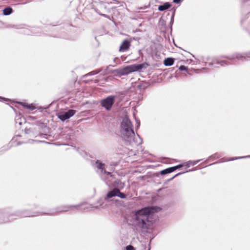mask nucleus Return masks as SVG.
<instances>
[{
  "instance_id": "f257e3e1",
  "label": "nucleus",
  "mask_w": 250,
  "mask_h": 250,
  "mask_svg": "<svg viewBox=\"0 0 250 250\" xmlns=\"http://www.w3.org/2000/svg\"><path fill=\"white\" fill-rule=\"evenodd\" d=\"M160 208L154 207H148L143 208L135 211L136 220L138 221L139 226L143 229H147L148 225L146 222L149 215L152 213L158 211Z\"/></svg>"
},
{
  "instance_id": "f03ea898",
  "label": "nucleus",
  "mask_w": 250,
  "mask_h": 250,
  "mask_svg": "<svg viewBox=\"0 0 250 250\" xmlns=\"http://www.w3.org/2000/svg\"><path fill=\"white\" fill-rule=\"evenodd\" d=\"M148 64L146 63H144L139 64H132L128 65L122 68L116 69L114 72L117 76L126 75L135 71H139L144 67H146Z\"/></svg>"
},
{
  "instance_id": "7ed1b4c3",
  "label": "nucleus",
  "mask_w": 250,
  "mask_h": 250,
  "mask_svg": "<svg viewBox=\"0 0 250 250\" xmlns=\"http://www.w3.org/2000/svg\"><path fill=\"white\" fill-rule=\"evenodd\" d=\"M114 103V97L112 96H108L106 98L101 101V105L105 108L107 110H109L111 108Z\"/></svg>"
},
{
  "instance_id": "20e7f679",
  "label": "nucleus",
  "mask_w": 250,
  "mask_h": 250,
  "mask_svg": "<svg viewBox=\"0 0 250 250\" xmlns=\"http://www.w3.org/2000/svg\"><path fill=\"white\" fill-rule=\"evenodd\" d=\"M79 207V206L78 205H77V206H70V205L63 206L59 208V211H58L57 212L51 213V214L48 213H42V215H55L58 214L59 213H60V212H66L69 210H72L74 208L78 209Z\"/></svg>"
},
{
  "instance_id": "39448f33",
  "label": "nucleus",
  "mask_w": 250,
  "mask_h": 250,
  "mask_svg": "<svg viewBox=\"0 0 250 250\" xmlns=\"http://www.w3.org/2000/svg\"><path fill=\"white\" fill-rule=\"evenodd\" d=\"M75 113L76 110L70 109L66 112L61 113L59 115L58 118L62 121H65L73 116Z\"/></svg>"
},
{
  "instance_id": "423d86ee",
  "label": "nucleus",
  "mask_w": 250,
  "mask_h": 250,
  "mask_svg": "<svg viewBox=\"0 0 250 250\" xmlns=\"http://www.w3.org/2000/svg\"><path fill=\"white\" fill-rule=\"evenodd\" d=\"M121 132L122 135L128 139L134 135V132L132 128H122Z\"/></svg>"
},
{
  "instance_id": "0eeeda50",
  "label": "nucleus",
  "mask_w": 250,
  "mask_h": 250,
  "mask_svg": "<svg viewBox=\"0 0 250 250\" xmlns=\"http://www.w3.org/2000/svg\"><path fill=\"white\" fill-rule=\"evenodd\" d=\"M131 45V42L125 40L122 43L119 48L120 52H125L128 50Z\"/></svg>"
},
{
  "instance_id": "6e6552de",
  "label": "nucleus",
  "mask_w": 250,
  "mask_h": 250,
  "mask_svg": "<svg viewBox=\"0 0 250 250\" xmlns=\"http://www.w3.org/2000/svg\"><path fill=\"white\" fill-rule=\"evenodd\" d=\"M183 166V165H179L175 166V167H169V168L165 169L162 170L161 173L162 174H167V173H169L174 171V170H175L176 169H177L179 168L182 167Z\"/></svg>"
},
{
  "instance_id": "1a4fd4ad",
  "label": "nucleus",
  "mask_w": 250,
  "mask_h": 250,
  "mask_svg": "<svg viewBox=\"0 0 250 250\" xmlns=\"http://www.w3.org/2000/svg\"><path fill=\"white\" fill-rule=\"evenodd\" d=\"M122 128H132V125L128 119H124L121 124Z\"/></svg>"
},
{
  "instance_id": "9d476101",
  "label": "nucleus",
  "mask_w": 250,
  "mask_h": 250,
  "mask_svg": "<svg viewBox=\"0 0 250 250\" xmlns=\"http://www.w3.org/2000/svg\"><path fill=\"white\" fill-rule=\"evenodd\" d=\"M119 192V189L117 188H114L112 190L109 191L107 194V198H111L114 196H117L118 192Z\"/></svg>"
},
{
  "instance_id": "9b49d317",
  "label": "nucleus",
  "mask_w": 250,
  "mask_h": 250,
  "mask_svg": "<svg viewBox=\"0 0 250 250\" xmlns=\"http://www.w3.org/2000/svg\"><path fill=\"white\" fill-rule=\"evenodd\" d=\"M174 63V59L171 58L166 59L164 61V64L166 66H171Z\"/></svg>"
},
{
  "instance_id": "f8f14e48",
  "label": "nucleus",
  "mask_w": 250,
  "mask_h": 250,
  "mask_svg": "<svg viewBox=\"0 0 250 250\" xmlns=\"http://www.w3.org/2000/svg\"><path fill=\"white\" fill-rule=\"evenodd\" d=\"M19 104H20L21 105H22L23 106L26 107V108L32 110L35 109V107L34 105H33V104H28L26 103H22V102H19Z\"/></svg>"
},
{
  "instance_id": "ddd939ff",
  "label": "nucleus",
  "mask_w": 250,
  "mask_h": 250,
  "mask_svg": "<svg viewBox=\"0 0 250 250\" xmlns=\"http://www.w3.org/2000/svg\"><path fill=\"white\" fill-rule=\"evenodd\" d=\"M171 5L168 2L165 3L164 4L159 6L158 10L159 11H164L168 9Z\"/></svg>"
},
{
  "instance_id": "4468645a",
  "label": "nucleus",
  "mask_w": 250,
  "mask_h": 250,
  "mask_svg": "<svg viewBox=\"0 0 250 250\" xmlns=\"http://www.w3.org/2000/svg\"><path fill=\"white\" fill-rule=\"evenodd\" d=\"M13 12V9L10 7L4 8L3 10V14L4 15H9Z\"/></svg>"
},
{
  "instance_id": "2eb2a0df",
  "label": "nucleus",
  "mask_w": 250,
  "mask_h": 250,
  "mask_svg": "<svg viewBox=\"0 0 250 250\" xmlns=\"http://www.w3.org/2000/svg\"><path fill=\"white\" fill-rule=\"evenodd\" d=\"M96 164H97V167L98 169H100L102 170L104 169V164L99 162L98 161H97L96 162Z\"/></svg>"
},
{
  "instance_id": "dca6fc26",
  "label": "nucleus",
  "mask_w": 250,
  "mask_h": 250,
  "mask_svg": "<svg viewBox=\"0 0 250 250\" xmlns=\"http://www.w3.org/2000/svg\"><path fill=\"white\" fill-rule=\"evenodd\" d=\"M117 196L120 197L122 199H125L126 198V195L124 193L121 192L119 190V192H118Z\"/></svg>"
},
{
  "instance_id": "f3484780",
  "label": "nucleus",
  "mask_w": 250,
  "mask_h": 250,
  "mask_svg": "<svg viewBox=\"0 0 250 250\" xmlns=\"http://www.w3.org/2000/svg\"><path fill=\"white\" fill-rule=\"evenodd\" d=\"M200 160H197V161H193V162H188V165H187L186 166H188V167H189V165L188 164H191L192 165H195L196 164H197L198 162H199Z\"/></svg>"
},
{
  "instance_id": "a211bd4d",
  "label": "nucleus",
  "mask_w": 250,
  "mask_h": 250,
  "mask_svg": "<svg viewBox=\"0 0 250 250\" xmlns=\"http://www.w3.org/2000/svg\"><path fill=\"white\" fill-rule=\"evenodd\" d=\"M179 69L181 71H187L188 70V67H187L185 65H181L179 67Z\"/></svg>"
},
{
  "instance_id": "6ab92c4d",
  "label": "nucleus",
  "mask_w": 250,
  "mask_h": 250,
  "mask_svg": "<svg viewBox=\"0 0 250 250\" xmlns=\"http://www.w3.org/2000/svg\"><path fill=\"white\" fill-rule=\"evenodd\" d=\"M126 250H135V248H134L131 245H128L125 247Z\"/></svg>"
},
{
  "instance_id": "aec40b11",
  "label": "nucleus",
  "mask_w": 250,
  "mask_h": 250,
  "mask_svg": "<svg viewBox=\"0 0 250 250\" xmlns=\"http://www.w3.org/2000/svg\"><path fill=\"white\" fill-rule=\"evenodd\" d=\"M181 1V0H173V2L176 3H179Z\"/></svg>"
},
{
  "instance_id": "412c9836",
  "label": "nucleus",
  "mask_w": 250,
  "mask_h": 250,
  "mask_svg": "<svg viewBox=\"0 0 250 250\" xmlns=\"http://www.w3.org/2000/svg\"><path fill=\"white\" fill-rule=\"evenodd\" d=\"M104 173L106 174V175H110V172L106 171L105 170H104Z\"/></svg>"
},
{
  "instance_id": "4be33fe9",
  "label": "nucleus",
  "mask_w": 250,
  "mask_h": 250,
  "mask_svg": "<svg viewBox=\"0 0 250 250\" xmlns=\"http://www.w3.org/2000/svg\"><path fill=\"white\" fill-rule=\"evenodd\" d=\"M246 56H247V57H249V58H250V53H247V54H246Z\"/></svg>"
}]
</instances>
